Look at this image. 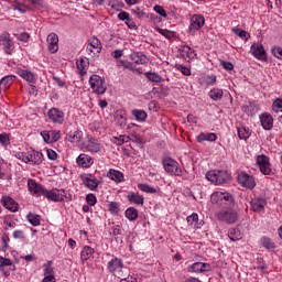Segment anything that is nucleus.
Returning <instances> with one entry per match:
<instances>
[{
	"label": "nucleus",
	"instance_id": "1",
	"mask_svg": "<svg viewBox=\"0 0 282 282\" xmlns=\"http://www.w3.org/2000/svg\"><path fill=\"white\" fill-rule=\"evenodd\" d=\"M205 177L216 186L230 182V173L226 170H210L205 174Z\"/></svg>",
	"mask_w": 282,
	"mask_h": 282
},
{
	"label": "nucleus",
	"instance_id": "2",
	"mask_svg": "<svg viewBox=\"0 0 282 282\" xmlns=\"http://www.w3.org/2000/svg\"><path fill=\"white\" fill-rule=\"evenodd\" d=\"M15 158H18V160H21V162H24V164H43V153L35 150H31L26 153L19 152L15 154Z\"/></svg>",
	"mask_w": 282,
	"mask_h": 282
},
{
	"label": "nucleus",
	"instance_id": "3",
	"mask_svg": "<svg viewBox=\"0 0 282 282\" xmlns=\"http://www.w3.org/2000/svg\"><path fill=\"white\" fill-rule=\"evenodd\" d=\"M88 83L93 94H96L97 96H102L107 91V83L105 82V78L99 75H91Z\"/></svg>",
	"mask_w": 282,
	"mask_h": 282
},
{
	"label": "nucleus",
	"instance_id": "4",
	"mask_svg": "<svg viewBox=\"0 0 282 282\" xmlns=\"http://www.w3.org/2000/svg\"><path fill=\"white\" fill-rule=\"evenodd\" d=\"M164 170L170 175H175L176 177H182L184 175V171L180 166V163L177 161L166 156L162 161Z\"/></svg>",
	"mask_w": 282,
	"mask_h": 282
},
{
	"label": "nucleus",
	"instance_id": "5",
	"mask_svg": "<svg viewBox=\"0 0 282 282\" xmlns=\"http://www.w3.org/2000/svg\"><path fill=\"white\" fill-rule=\"evenodd\" d=\"M210 199L212 204H217V206H228L235 202V198L228 192H214Z\"/></svg>",
	"mask_w": 282,
	"mask_h": 282
},
{
	"label": "nucleus",
	"instance_id": "6",
	"mask_svg": "<svg viewBox=\"0 0 282 282\" xmlns=\"http://www.w3.org/2000/svg\"><path fill=\"white\" fill-rule=\"evenodd\" d=\"M216 217L218 221L232 225L237 224V219H239V214L234 209H223L216 214Z\"/></svg>",
	"mask_w": 282,
	"mask_h": 282
},
{
	"label": "nucleus",
	"instance_id": "7",
	"mask_svg": "<svg viewBox=\"0 0 282 282\" xmlns=\"http://www.w3.org/2000/svg\"><path fill=\"white\" fill-rule=\"evenodd\" d=\"M123 268H124V262H122V259L117 257H113L107 263V270L110 274H113V276H122Z\"/></svg>",
	"mask_w": 282,
	"mask_h": 282
},
{
	"label": "nucleus",
	"instance_id": "8",
	"mask_svg": "<svg viewBox=\"0 0 282 282\" xmlns=\"http://www.w3.org/2000/svg\"><path fill=\"white\" fill-rule=\"evenodd\" d=\"M43 197L50 202H65V199H69L65 189H45Z\"/></svg>",
	"mask_w": 282,
	"mask_h": 282
},
{
	"label": "nucleus",
	"instance_id": "9",
	"mask_svg": "<svg viewBox=\"0 0 282 282\" xmlns=\"http://www.w3.org/2000/svg\"><path fill=\"white\" fill-rule=\"evenodd\" d=\"M101 51L102 44L100 43V40L98 37H90L86 46V52L88 56H91V58H94L95 56H98Z\"/></svg>",
	"mask_w": 282,
	"mask_h": 282
},
{
	"label": "nucleus",
	"instance_id": "10",
	"mask_svg": "<svg viewBox=\"0 0 282 282\" xmlns=\"http://www.w3.org/2000/svg\"><path fill=\"white\" fill-rule=\"evenodd\" d=\"M257 164L262 175H270L272 173V164H270V158L265 154L257 156Z\"/></svg>",
	"mask_w": 282,
	"mask_h": 282
},
{
	"label": "nucleus",
	"instance_id": "11",
	"mask_svg": "<svg viewBox=\"0 0 282 282\" xmlns=\"http://www.w3.org/2000/svg\"><path fill=\"white\" fill-rule=\"evenodd\" d=\"M238 184H240V186H243V188H249V191H252V188L257 186V181L254 180V176L246 172H241L240 174H238Z\"/></svg>",
	"mask_w": 282,
	"mask_h": 282
},
{
	"label": "nucleus",
	"instance_id": "12",
	"mask_svg": "<svg viewBox=\"0 0 282 282\" xmlns=\"http://www.w3.org/2000/svg\"><path fill=\"white\" fill-rule=\"evenodd\" d=\"M83 151H86L88 153H100V149H102V145L100 144V141L96 138H89L87 139L83 145Z\"/></svg>",
	"mask_w": 282,
	"mask_h": 282
},
{
	"label": "nucleus",
	"instance_id": "13",
	"mask_svg": "<svg viewBox=\"0 0 282 282\" xmlns=\"http://www.w3.org/2000/svg\"><path fill=\"white\" fill-rule=\"evenodd\" d=\"M1 45L3 46V52L7 56H12V54H14V42L10 39V33H1Z\"/></svg>",
	"mask_w": 282,
	"mask_h": 282
},
{
	"label": "nucleus",
	"instance_id": "14",
	"mask_svg": "<svg viewBox=\"0 0 282 282\" xmlns=\"http://www.w3.org/2000/svg\"><path fill=\"white\" fill-rule=\"evenodd\" d=\"M15 74L22 78V80H25L29 85H36V74L34 72L26 69V68H21L18 67L15 70Z\"/></svg>",
	"mask_w": 282,
	"mask_h": 282
},
{
	"label": "nucleus",
	"instance_id": "15",
	"mask_svg": "<svg viewBox=\"0 0 282 282\" xmlns=\"http://www.w3.org/2000/svg\"><path fill=\"white\" fill-rule=\"evenodd\" d=\"M28 188L33 197H42L43 195H45L46 191L45 186H43L41 183H36L32 178L28 181Z\"/></svg>",
	"mask_w": 282,
	"mask_h": 282
},
{
	"label": "nucleus",
	"instance_id": "16",
	"mask_svg": "<svg viewBox=\"0 0 282 282\" xmlns=\"http://www.w3.org/2000/svg\"><path fill=\"white\" fill-rule=\"evenodd\" d=\"M206 19L202 14H194L189 20V32H197L204 28Z\"/></svg>",
	"mask_w": 282,
	"mask_h": 282
},
{
	"label": "nucleus",
	"instance_id": "17",
	"mask_svg": "<svg viewBox=\"0 0 282 282\" xmlns=\"http://www.w3.org/2000/svg\"><path fill=\"white\" fill-rule=\"evenodd\" d=\"M250 53L258 61H268V55L265 54V48L263 47V44L253 43L250 47Z\"/></svg>",
	"mask_w": 282,
	"mask_h": 282
},
{
	"label": "nucleus",
	"instance_id": "18",
	"mask_svg": "<svg viewBox=\"0 0 282 282\" xmlns=\"http://www.w3.org/2000/svg\"><path fill=\"white\" fill-rule=\"evenodd\" d=\"M47 117L48 120L55 124H63V122H65V113L57 108H51L47 111Z\"/></svg>",
	"mask_w": 282,
	"mask_h": 282
},
{
	"label": "nucleus",
	"instance_id": "19",
	"mask_svg": "<svg viewBox=\"0 0 282 282\" xmlns=\"http://www.w3.org/2000/svg\"><path fill=\"white\" fill-rule=\"evenodd\" d=\"M41 137L46 144H54V142H58V140H61V132L56 130H44L41 132Z\"/></svg>",
	"mask_w": 282,
	"mask_h": 282
},
{
	"label": "nucleus",
	"instance_id": "20",
	"mask_svg": "<svg viewBox=\"0 0 282 282\" xmlns=\"http://www.w3.org/2000/svg\"><path fill=\"white\" fill-rule=\"evenodd\" d=\"M76 164L80 166V169H91L94 166V158L91 155L82 153L76 159Z\"/></svg>",
	"mask_w": 282,
	"mask_h": 282
},
{
	"label": "nucleus",
	"instance_id": "21",
	"mask_svg": "<svg viewBox=\"0 0 282 282\" xmlns=\"http://www.w3.org/2000/svg\"><path fill=\"white\" fill-rule=\"evenodd\" d=\"M82 182L88 191H97L100 181L96 178V176H91V174L85 175L82 177Z\"/></svg>",
	"mask_w": 282,
	"mask_h": 282
},
{
	"label": "nucleus",
	"instance_id": "22",
	"mask_svg": "<svg viewBox=\"0 0 282 282\" xmlns=\"http://www.w3.org/2000/svg\"><path fill=\"white\" fill-rule=\"evenodd\" d=\"M268 202L263 197H254L250 200V206L253 213H263Z\"/></svg>",
	"mask_w": 282,
	"mask_h": 282
},
{
	"label": "nucleus",
	"instance_id": "23",
	"mask_svg": "<svg viewBox=\"0 0 282 282\" xmlns=\"http://www.w3.org/2000/svg\"><path fill=\"white\" fill-rule=\"evenodd\" d=\"M135 141L138 142V139L135 134H120L119 137H112L111 142L116 144L117 147H122V144H127V142Z\"/></svg>",
	"mask_w": 282,
	"mask_h": 282
},
{
	"label": "nucleus",
	"instance_id": "24",
	"mask_svg": "<svg viewBox=\"0 0 282 282\" xmlns=\"http://www.w3.org/2000/svg\"><path fill=\"white\" fill-rule=\"evenodd\" d=\"M180 54L184 58V61H187L188 63L197 58V53H195V50L191 48V46L188 45L181 46Z\"/></svg>",
	"mask_w": 282,
	"mask_h": 282
},
{
	"label": "nucleus",
	"instance_id": "25",
	"mask_svg": "<svg viewBox=\"0 0 282 282\" xmlns=\"http://www.w3.org/2000/svg\"><path fill=\"white\" fill-rule=\"evenodd\" d=\"M261 127L264 129V131H270L272 127H274V119L272 118V115L264 112L259 116Z\"/></svg>",
	"mask_w": 282,
	"mask_h": 282
},
{
	"label": "nucleus",
	"instance_id": "26",
	"mask_svg": "<svg viewBox=\"0 0 282 282\" xmlns=\"http://www.w3.org/2000/svg\"><path fill=\"white\" fill-rule=\"evenodd\" d=\"M48 45V52L56 54L58 52V35L56 33H50L46 39Z\"/></svg>",
	"mask_w": 282,
	"mask_h": 282
},
{
	"label": "nucleus",
	"instance_id": "27",
	"mask_svg": "<svg viewBox=\"0 0 282 282\" xmlns=\"http://www.w3.org/2000/svg\"><path fill=\"white\" fill-rule=\"evenodd\" d=\"M127 199L129 203L134 204V206H144V196L140 193L129 192Z\"/></svg>",
	"mask_w": 282,
	"mask_h": 282
},
{
	"label": "nucleus",
	"instance_id": "28",
	"mask_svg": "<svg viewBox=\"0 0 282 282\" xmlns=\"http://www.w3.org/2000/svg\"><path fill=\"white\" fill-rule=\"evenodd\" d=\"M1 202L7 210H10L11 213H17L19 210V204L14 202V199H12L10 196H3Z\"/></svg>",
	"mask_w": 282,
	"mask_h": 282
},
{
	"label": "nucleus",
	"instance_id": "29",
	"mask_svg": "<svg viewBox=\"0 0 282 282\" xmlns=\"http://www.w3.org/2000/svg\"><path fill=\"white\" fill-rule=\"evenodd\" d=\"M107 177L117 184L124 182V174L118 170L111 169L107 173Z\"/></svg>",
	"mask_w": 282,
	"mask_h": 282
},
{
	"label": "nucleus",
	"instance_id": "30",
	"mask_svg": "<svg viewBox=\"0 0 282 282\" xmlns=\"http://www.w3.org/2000/svg\"><path fill=\"white\" fill-rule=\"evenodd\" d=\"M94 254H96V249L89 246H85L80 251L82 263H85V261H89V259H93Z\"/></svg>",
	"mask_w": 282,
	"mask_h": 282
},
{
	"label": "nucleus",
	"instance_id": "31",
	"mask_svg": "<svg viewBox=\"0 0 282 282\" xmlns=\"http://www.w3.org/2000/svg\"><path fill=\"white\" fill-rule=\"evenodd\" d=\"M76 65L80 76H85L87 69H89V59L87 57H80L76 61Z\"/></svg>",
	"mask_w": 282,
	"mask_h": 282
},
{
	"label": "nucleus",
	"instance_id": "32",
	"mask_svg": "<svg viewBox=\"0 0 282 282\" xmlns=\"http://www.w3.org/2000/svg\"><path fill=\"white\" fill-rule=\"evenodd\" d=\"M131 116H132L133 120H135L137 122H140V123L145 122L147 118H149V115L143 109H132Z\"/></svg>",
	"mask_w": 282,
	"mask_h": 282
},
{
	"label": "nucleus",
	"instance_id": "33",
	"mask_svg": "<svg viewBox=\"0 0 282 282\" xmlns=\"http://www.w3.org/2000/svg\"><path fill=\"white\" fill-rule=\"evenodd\" d=\"M208 270H210V265L204 262H195L188 268V272H196V273L208 272Z\"/></svg>",
	"mask_w": 282,
	"mask_h": 282
},
{
	"label": "nucleus",
	"instance_id": "34",
	"mask_svg": "<svg viewBox=\"0 0 282 282\" xmlns=\"http://www.w3.org/2000/svg\"><path fill=\"white\" fill-rule=\"evenodd\" d=\"M54 262L52 260H47L43 265V276H56V271H54Z\"/></svg>",
	"mask_w": 282,
	"mask_h": 282
},
{
	"label": "nucleus",
	"instance_id": "35",
	"mask_svg": "<svg viewBox=\"0 0 282 282\" xmlns=\"http://www.w3.org/2000/svg\"><path fill=\"white\" fill-rule=\"evenodd\" d=\"M196 140H197V142H216L217 134L214 132H208V133L200 132L196 137Z\"/></svg>",
	"mask_w": 282,
	"mask_h": 282
},
{
	"label": "nucleus",
	"instance_id": "36",
	"mask_svg": "<svg viewBox=\"0 0 282 282\" xmlns=\"http://www.w3.org/2000/svg\"><path fill=\"white\" fill-rule=\"evenodd\" d=\"M186 221L188 226H194V228L199 229L204 224L198 223L199 221V215L197 213H193L192 215L186 217Z\"/></svg>",
	"mask_w": 282,
	"mask_h": 282
},
{
	"label": "nucleus",
	"instance_id": "37",
	"mask_svg": "<svg viewBox=\"0 0 282 282\" xmlns=\"http://www.w3.org/2000/svg\"><path fill=\"white\" fill-rule=\"evenodd\" d=\"M131 61H133L137 65H144L147 63V55L142 52H134L130 55Z\"/></svg>",
	"mask_w": 282,
	"mask_h": 282
},
{
	"label": "nucleus",
	"instance_id": "38",
	"mask_svg": "<svg viewBox=\"0 0 282 282\" xmlns=\"http://www.w3.org/2000/svg\"><path fill=\"white\" fill-rule=\"evenodd\" d=\"M259 243L260 246H262V248H265V250H269V251H272L276 248V245L272 241V239L265 236L260 238Z\"/></svg>",
	"mask_w": 282,
	"mask_h": 282
},
{
	"label": "nucleus",
	"instance_id": "39",
	"mask_svg": "<svg viewBox=\"0 0 282 282\" xmlns=\"http://www.w3.org/2000/svg\"><path fill=\"white\" fill-rule=\"evenodd\" d=\"M17 80L15 75H7L0 79V89H8Z\"/></svg>",
	"mask_w": 282,
	"mask_h": 282
},
{
	"label": "nucleus",
	"instance_id": "40",
	"mask_svg": "<svg viewBox=\"0 0 282 282\" xmlns=\"http://www.w3.org/2000/svg\"><path fill=\"white\" fill-rule=\"evenodd\" d=\"M232 34L241 39L242 41H248L250 39V33H248L246 30H242L239 26H234L231 29Z\"/></svg>",
	"mask_w": 282,
	"mask_h": 282
},
{
	"label": "nucleus",
	"instance_id": "41",
	"mask_svg": "<svg viewBox=\"0 0 282 282\" xmlns=\"http://www.w3.org/2000/svg\"><path fill=\"white\" fill-rule=\"evenodd\" d=\"M228 237L231 241H239L243 238V234L239 228H231L228 230Z\"/></svg>",
	"mask_w": 282,
	"mask_h": 282
},
{
	"label": "nucleus",
	"instance_id": "42",
	"mask_svg": "<svg viewBox=\"0 0 282 282\" xmlns=\"http://www.w3.org/2000/svg\"><path fill=\"white\" fill-rule=\"evenodd\" d=\"M208 96L214 101L221 100L224 98V89L213 88L209 90Z\"/></svg>",
	"mask_w": 282,
	"mask_h": 282
},
{
	"label": "nucleus",
	"instance_id": "43",
	"mask_svg": "<svg viewBox=\"0 0 282 282\" xmlns=\"http://www.w3.org/2000/svg\"><path fill=\"white\" fill-rule=\"evenodd\" d=\"M67 140H68V142H73V143L80 142V140H83V131L77 130V131L70 132L67 135Z\"/></svg>",
	"mask_w": 282,
	"mask_h": 282
},
{
	"label": "nucleus",
	"instance_id": "44",
	"mask_svg": "<svg viewBox=\"0 0 282 282\" xmlns=\"http://www.w3.org/2000/svg\"><path fill=\"white\" fill-rule=\"evenodd\" d=\"M26 219L29 221V224H31V226H41V216L33 214V213H29L26 215Z\"/></svg>",
	"mask_w": 282,
	"mask_h": 282
},
{
	"label": "nucleus",
	"instance_id": "45",
	"mask_svg": "<svg viewBox=\"0 0 282 282\" xmlns=\"http://www.w3.org/2000/svg\"><path fill=\"white\" fill-rule=\"evenodd\" d=\"M124 215L129 221H135V219H138V209L129 207L126 209Z\"/></svg>",
	"mask_w": 282,
	"mask_h": 282
},
{
	"label": "nucleus",
	"instance_id": "46",
	"mask_svg": "<svg viewBox=\"0 0 282 282\" xmlns=\"http://www.w3.org/2000/svg\"><path fill=\"white\" fill-rule=\"evenodd\" d=\"M108 210L111 215L118 216L120 215V203L118 202H110L108 203Z\"/></svg>",
	"mask_w": 282,
	"mask_h": 282
},
{
	"label": "nucleus",
	"instance_id": "47",
	"mask_svg": "<svg viewBox=\"0 0 282 282\" xmlns=\"http://www.w3.org/2000/svg\"><path fill=\"white\" fill-rule=\"evenodd\" d=\"M1 247L0 250L1 252H8V250L10 249V236H8V234H3L1 236Z\"/></svg>",
	"mask_w": 282,
	"mask_h": 282
},
{
	"label": "nucleus",
	"instance_id": "48",
	"mask_svg": "<svg viewBox=\"0 0 282 282\" xmlns=\"http://www.w3.org/2000/svg\"><path fill=\"white\" fill-rule=\"evenodd\" d=\"M250 135H251L250 128H246V127L238 128L239 140H248V138H250Z\"/></svg>",
	"mask_w": 282,
	"mask_h": 282
},
{
	"label": "nucleus",
	"instance_id": "49",
	"mask_svg": "<svg viewBox=\"0 0 282 282\" xmlns=\"http://www.w3.org/2000/svg\"><path fill=\"white\" fill-rule=\"evenodd\" d=\"M202 85H209L210 87H213V85H215V83H217V76L216 75H205L202 78Z\"/></svg>",
	"mask_w": 282,
	"mask_h": 282
},
{
	"label": "nucleus",
	"instance_id": "50",
	"mask_svg": "<svg viewBox=\"0 0 282 282\" xmlns=\"http://www.w3.org/2000/svg\"><path fill=\"white\" fill-rule=\"evenodd\" d=\"M138 188L141 189L142 193H149L150 195H154V193H158V189H155V187L144 183L138 184Z\"/></svg>",
	"mask_w": 282,
	"mask_h": 282
},
{
	"label": "nucleus",
	"instance_id": "51",
	"mask_svg": "<svg viewBox=\"0 0 282 282\" xmlns=\"http://www.w3.org/2000/svg\"><path fill=\"white\" fill-rule=\"evenodd\" d=\"M116 122L119 127H124V124H127V113L124 111L117 112Z\"/></svg>",
	"mask_w": 282,
	"mask_h": 282
},
{
	"label": "nucleus",
	"instance_id": "52",
	"mask_svg": "<svg viewBox=\"0 0 282 282\" xmlns=\"http://www.w3.org/2000/svg\"><path fill=\"white\" fill-rule=\"evenodd\" d=\"M145 78H149L151 83H162V76L158 73L147 72L144 73Z\"/></svg>",
	"mask_w": 282,
	"mask_h": 282
},
{
	"label": "nucleus",
	"instance_id": "53",
	"mask_svg": "<svg viewBox=\"0 0 282 282\" xmlns=\"http://www.w3.org/2000/svg\"><path fill=\"white\" fill-rule=\"evenodd\" d=\"M156 32H159V34H161L162 36H164L169 41H171V39H173L175 36V33L173 31H169L166 29L156 28Z\"/></svg>",
	"mask_w": 282,
	"mask_h": 282
},
{
	"label": "nucleus",
	"instance_id": "54",
	"mask_svg": "<svg viewBox=\"0 0 282 282\" xmlns=\"http://www.w3.org/2000/svg\"><path fill=\"white\" fill-rule=\"evenodd\" d=\"M272 109L275 113H282V99L276 98L272 104Z\"/></svg>",
	"mask_w": 282,
	"mask_h": 282
},
{
	"label": "nucleus",
	"instance_id": "55",
	"mask_svg": "<svg viewBox=\"0 0 282 282\" xmlns=\"http://www.w3.org/2000/svg\"><path fill=\"white\" fill-rule=\"evenodd\" d=\"M271 54L275 58H279V61H282V47L281 46H272Z\"/></svg>",
	"mask_w": 282,
	"mask_h": 282
},
{
	"label": "nucleus",
	"instance_id": "56",
	"mask_svg": "<svg viewBox=\"0 0 282 282\" xmlns=\"http://www.w3.org/2000/svg\"><path fill=\"white\" fill-rule=\"evenodd\" d=\"M11 10H18L20 14H25V9L23 8V2L15 0V4L11 6Z\"/></svg>",
	"mask_w": 282,
	"mask_h": 282
},
{
	"label": "nucleus",
	"instance_id": "57",
	"mask_svg": "<svg viewBox=\"0 0 282 282\" xmlns=\"http://www.w3.org/2000/svg\"><path fill=\"white\" fill-rule=\"evenodd\" d=\"M12 265V261L10 258H4L0 256V271L3 270V268H10Z\"/></svg>",
	"mask_w": 282,
	"mask_h": 282
},
{
	"label": "nucleus",
	"instance_id": "58",
	"mask_svg": "<svg viewBox=\"0 0 282 282\" xmlns=\"http://www.w3.org/2000/svg\"><path fill=\"white\" fill-rule=\"evenodd\" d=\"M153 10H154V12H156V14H159L160 17H163V19H166V17H169L166 14V10H164V7H162L160 4H155Z\"/></svg>",
	"mask_w": 282,
	"mask_h": 282
},
{
	"label": "nucleus",
	"instance_id": "59",
	"mask_svg": "<svg viewBox=\"0 0 282 282\" xmlns=\"http://www.w3.org/2000/svg\"><path fill=\"white\" fill-rule=\"evenodd\" d=\"M176 69L183 74V76H191V68L182 64L176 65Z\"/></svg>",
	"mask_w": 282,
	"mask_h": 282
},
{
	"label": "nucleus",
	"instance_id": "60",
	"mask_svg": "<svg viewBox=\"0 0 282 282\" xmlns=\"http://www.w3.org/2000/svg\"><path fill=\"white\" fill-rule=\"evenodd\" d=\"M86 202L88 206H96V204L98 203V198H96V195L94 194H88L86 196Z\"/></svg>",
	"mask_w": 282,
	"mask_h": 282
},
{
	"label": "nucleus",
	"instance_id": "61",
	"mask_svg": "<svg viewBox=\"0 0 282 282\" xmlns=\"http://www.w3.org/2000/svg\"><path fill=\"white\" fill-rule=\"evenodd\" d=\"M0 144H2V147H8V144H10V135H8V133L0 134Z\"/></svg>",
	"mask_w": 282,
	"mask_h": 282
},
{
	"label": "nucleus",
	"instance_id": "62",
	"mask_svg": "<svg viewBox=\"0 0 282 282\" xmlns=\"http://www.w3.org/2000/svg\"><path fill=\"white\" fill-rule=\"evenodd\" d=\"M220 65L227 72H232L235 69V65L230 62L223 61V62H220Z\"/></svg>",
	"mask_w": 282,
	"mask_h": 282
},
{
	"label": "nucleus",
	"instance_id": "63",
	"mask_svg": "<svg viewBox=\"0 0 282 282\" xmlns=\"http://www.w3.org/2000/svg\"><path fill=\"white\" fill-rule=\"evenodd\" d=\"M124 22L129 30H138V24H135V21H133V19L129 18Z\"/></svg>",
	"mask_w": 282,
	"mask_h": 282
},
{
	"label": "nucleus",
	"instance_id": "64",
	"mask_svg": "<svg viewBox=\"0 0 282 282\" xmlns=\"http://www.w3.org/2000/svg\"><path fill=\"white\" fill-rule=\"evenodd\" d=\"M46 155H47L48 160H56L58 158V154L56 153V151H54L52 149L46 150Z\"/></svg>",
	"mask_w": 282,
	"mask_h": 282
}]
</instances>
